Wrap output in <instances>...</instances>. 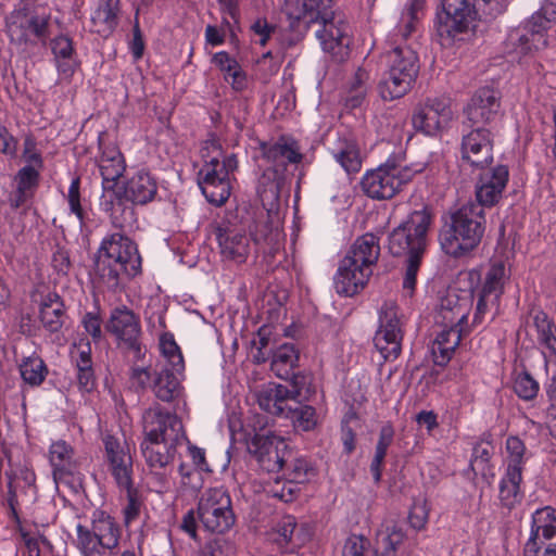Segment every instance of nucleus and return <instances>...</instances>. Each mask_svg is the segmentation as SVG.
<instances>
[{
	"instance_id": "f257e3e1",
	"label": "nucleus",
	"mask_w": 556,
	"mask_h": 556,
	"mask_svg": "<svg viewBox=\"0 0 556 556\" xmlns=\"http://www.w3.org/2000/svg\"><path fill=\"white\" fill-rule=\"evenodd\" d=\"M283 11L293 28L319 24L316 30L323 50L336 61H343L349 54L350 26L332 11V0H285Z\"/></svg>"
},
{
	"instance_id": "f03ea898",
	"label": "nucleus",
	"mask_w": 556,
	"mask_h": 556,
	"mask_svg": "<svg viewBox=\"0 0 556 556\" xmlns=\"http://www.w3.org/2000/svg\"><path fill=\"white\" fill-rule=\"evenodd\" d=\"M513 0H442L437 15V31L442 46L464 40L473 27L478 13L496 16L506 11Z\"/></svg>"
},
{
	"instance_id": "7ed1b4c3",
	"label": "nucleus",
	"mask_w": 556,
	"mask_h": 556,
	"mask_svg": "<svg viewBox=\"0 0 556 556\" xmlns=\"http://www.w3.org/2000/svg\"><path fill=\"white\" fill-rule=\"evenodd\" d=\"M141 258L135 242L115 232L104 237L97 252L96 274L109 289H116L124 278L138 275Z\"/></svg>"
},
{
	"instance_id": "20e7f679",
	"label": "nucleus",
	"mask_w": 556,
	"mask_h": 556,
	"mask_svg": "<svg viewBox=\"0 0 556 556\" xmlns=\"http://www.w3.org/2000/svg\"><path fill=\"white\" fill-rule=\"evenodd\" d=\"M485 230V215L473 202L451 212L439 233L443 252L453 257L468 255L481 242Z\"/></svg>"
},
{
	"instance_id": "39448f33",
	"label": "nucleus",
	"mask_w": 556,
	"mask_h": 556,
	"mask_svg": "<svg viewBox=\"0 0 556 556\" xmlns=\"http://www.w3.org/2000/svg\"><path fill=\"white\" fill-rule=\"evenodd\" d=\"M51 14L36 0H20L5 17L10 41L17 46H35L49 36Z\"/></svg>"
},
{
	"instance_id": "423d86ee",
	"label": "nucleus",
	"mask_w": 556,
	"mask_h": 556,
	"mask_svg": "<svg viewBox=\"0 0 556 556\" xmlns=\"http://www.w3.org/2000/svg\"><path fill=\"white\" fill-rule=\"evenodd\" d=\"M207 146L216 153L202 166L199 186L210 203L220 206L230 197V175L237 169L238 161L235 154L224 156L216 142L212 141Z\"/></svg>"
},
{
	"instance_id": "0eeeda50",
	"label": "nucleus",
	"mask_w": 556,
	"mask_h": 556,
	"mask_svg": "<svg viewBox=\"0 0 556 556\" xmlns=\"http://www.w3.org/2000/svg\"><path fill=\"white\" fill-rule=\"evenodd\" d=\"M556 24V3L542 2L540 9L509 34V41L518 55H529L545 49L548 31Z\"/></svg>"
},
{
	"instance_id": "6e6552de",
	"label": "nucleus",
	"mask_w": 556,
	"mask_h": 556,
	"mask_svg": "<svg viewBox=\"0 0 556 556\" xmlns=\"http://www.w3.org/2000/svg\"><path fill=\"white\" fill-rule=\"evenodd\" d=\"M417 54L407 46L396 47L388 54V70L379 84L384 101L405 96L418 74Z\"/></svg>"
},
{
	"instance_id": "1a4fd4ad",
	"label": "nucleus",
	"mask_w": 556,
	"mask_h": 556,
	"mask_svg": "<svg viewBox=\"0 0 556 556\" xmlns=\"http://www.w3.org/2000/svg\"><path fill=\"white\" fill-rule=\"evenodd\" d=\"M432 223L428 208L414 211L389 236V250L395 256L421 257L427 242V231Z\"/></svg>"
},
{
	"instance_id": "9d476101",
	"label": "nucleus",
	"mask_w": 556,
	"mask_h": 556,
	"mask_svg": "<svg viewBox=\"0 0 556 556\" xmlns=\"http://www.w3.org/2000/svg\"><path fill=\"white\" fill-rule=\"evenodd\" d=\"M249 437L247 448L263 470L278 472L289 462L291 451L283 438L264 428H261L260 431L254 429V433H249Z\"/></svg>"
},
{
	"instance_id": "9b49d317",
	"label": "nucleus",
	"mask_w": 556,
	"mask_h": 556,
	"mask_svg": "<svg viewBox=\"0 0 556 556\" xmlns=\"http://www.w3.org/2000/svg\"><path fill=\"white\" fill-rule=\"evenodd\" d=\"M197 511L203 527L211 532L224 533L235 525L231 498L223 488L205 490Z\"/></svg>"
},
{
	"instance_id": "f8f14e48",
	"label": "nucleus",
	"mask_w": 556,
	"mask_h": 556,
	"mask_svg": "<svg viewBox=\"0 0 556 556\" xmlns=\"http://www.w3.org/2000/svg\"><path fill=\"white\" fill-rule=\"evenodd\" d=\"M413 176L414 172L407 166L387 162L364 175L362 188L372 199H391Z\"/></svg>"
},
{
	"instance_id": "ddd939ff",
	"label": "nucleus",
	"mask_w": 556,
	"mask_h": 556,
	"mask_svg": "<svg viewBox=\"0 0 556 556\" xmlns=\"http://www.w3.org/2000/svg\"><path fill=\"white\" fill-rule=\"evenodd\" d=\"M143 440L163 441L167 444H182L188 441L180 419L175 413L153 404L142 415Z\"/></svg>"
},
{
	"instance_id": "4468645a",
	"label": "nucleus",
	"mask_w": 556,
	"mask_h": 556,
	"mask_svg": "<svg viewBox=\"0 0 556 556\" xmlns=\"http://www.w3.org/2000/svg\"><path fill=\"white\" fill-rule=\"evenodd\" d=\"M101 153L97 160L102 177V195L100 205L105 212H111L115 203L122 200L116 190L117 181L123 176L126 164L123 154L115 146L100 147Z\"/></svg>"
},
{
	"instance_id": "2eb2a0df",
	"label": "nucleus",
	"mask_w": 556,
	"mask_h": 556,
	"mask_svg": "<svg viewBox=\"0 0 556 556\" xmlns=\"http://www.w3.org/2000/svg\"><path fill=\"white\" fill-rule=\"evenodd\" d=\"M380 326L376 331L374 343L386 361L395 359L402 350V318L394 301H386L379 313Z\"/></svg>"
},
{
	"instance_id": "dca6fc26",
	"label": "nucleus",
	"mask_w": 556,
	"mask_h": 556,
	"mask_svg": "<svg viewBox=\"0 0 556 556\" xmlns=\"http://www.w3.org/2000/svg\"><path fill=\"white\" fill-rule=\"evenodd\" d=\"M453 117L454 112L448 99L429 98L415 109L412 124L417 131L434 136L446 128Z\"/></svg>"
},
{
	"instance_id": "f3484780",
	"label": "nucleus",
	"mask_w": 556,
	"mask_h": 556,
	"mask_svg": "<svg viewBox=\"0 0 556 556\" xmlns=\"http://www.w3.org/2000/svg\"><path fill=\"white\" fill-rule=\"evenodd\" d=\"M508 278L509 275L505 265L496 262L490 265L483 280L479 269H470L459 274L458 282L469 288L472 294L480 292L491 296L493 300H500Z\"/></svg>"
},
{
	"instance_id": "a211bd4d",
	"label": "nucleus",
	"mask_w": 556,
	"mask_h": 556,
	"mask_svg": "<svg viewBox=\"0 0 556 556\" xmlns=\"http://www.w3.org/2000/svg\"><path fill=\"white\" fill-rule=\"evenodd\" d=\"M105 463L118 488L132 485L134 464L130 446L112 435L103 439Z\"/></svg>"
},
{
	"instance_id": "6ab92c4d",
	"label": "nucleus",
	"mask_w": 556,
	"mask_h": 556,
	"mask_svg": "<svg viewBox=\"0 0 556 556\" xmlns=\"http://www.w3.org/2000/svg\"><path fill=\"white\" fill-rule=\"evenodd\" d=\"M473 294L467 290L457 291L450 288L441 298L435 314V323L440 326H468L467 318L472 306Z\"/></svg>"
},
{
	"instance_id": "aec40b11",
	"label": "nucleus",
	"mask_w": 556,
	"mask_h": 556,
	"mask_svg": "<svg viewBox=\"0 0 556 556\" xmlns=\"http://www.w3.org/2000/svg\"><path fill=\"white\" fill-rule=\"evenodd\" d=\"M48 459L55 484L68 483L80 473L81 459L73 446L64 440L51 443Z\"/></svg>"
},
{
	"instance_id": "412c9836",
	"label": "nucleus",
	"mask_w": 556,
	"mask_h": 556,
	"mask_svg": "<svg viewBox=\"0 0 556 556\" xmlns=\"http://www.w3.org/2000/svg\"><path fill=\"white\" fill-rule=\"evenodd\" d=\"M179 445L180 444H167L166 442L157 440H142L140 444L146 464L160 484V489H157V492L160 493L166 490L168 483L166 475L161 473L160 470L166 469V467L174 460L177 446Z\"/></svg>"
},
{
	"instance_id": "4be33fe9",
	"label": "nucleus",
	"mask_w": 556,
	"mask_h": 556,
	"mask_svg": "<svg viewBox=\"0 0 556 556\" xmlns=\"http://www.w3.org/2000/svg\"><path fill=\"white\" fill-rule=\"evenodd\" d=\"M462 157L471 166L483 167L493 160V137L489 129L476 128L462 140Z\"/></svg>"
},
{
	"instance_id": "5701e85b",
	"label": "nucleus",
	"mask_w": 556,
	"mask_h": 556,
	"mask_svg": "<svg viewBox=\"0 0 556 556\" xmlns=\"http://www.w3.org/2000/svg\"><path fill=\"white\" fill-rule=\"evenodd\" d=\"M216 238L220 255L226 261L242 264L252 251L251 238L242 228L218 227Z\"/></svg>"
},
{
	"instance_id": "b1692460",
	"label": "nucleus",
	"mask_w": 556,
	"mask_h": 556,
	"mask_svg": "<svg viewBox=\"0 0 556 556\" xmlns=\"http://www.w3.org/2000/svg\"><path fill=\"white\" fill-rule=\"evenodd\" d=\"M106 329L126 348L140 351V323L132 311L125 306L113 309Z\"/></svg>"
},
{
	"instance_id": "393cba45",
	"label": "nucleus",
	"mask_w": 556,
	"mask_h": 556,
	"mask_svg": "<svg viewBox=\"0 0 556 556\" xmlns=\"http://www.w3.org/2000/svg\"><path fill=\"white\" fill-rule=\"evenodd\" d=\"M508 168L498 165L481 174L476 185V198L480 207H491L498 203L508 182Z\"/></svg>"
},
{
	"instance_id": "a878e982",
	"label": "nucleus",
	"mask_w": 556,
	"mask_h": 556,
	"mask_svg": "<svg viewBox=\"0 0 556 556\" xmlns=\"http://www.w3.org/2000/svg\"><path fill=\"white\" fill-rule=\"evenodd\" d=\"M371 274L372 269L343 257L334 276V288L341 295L353 296L364 289Z\"/></svg>"
},
{
	"instance_id": "bb28decb",
	"label": "nucleus",
	"mask_w": 556,
	"mask_h": 556,
	"mask_svg": "<svg viewBox=\"0 0 556 556\" xmlns=\"http://www.w3.org/2000/svg\"><path fill=\"white\" fill-rule=\"evenodd\" d=\"M50 47L58 71V83H70L79 66L72 39L64 35L56 36Z\"/></svg>"
},
{
	"instance_id": "cd10ccee",
	"label": "nucleus",
	"mask_w": 556,
	"mask_h": 556,
	"mask_svg": "<svg viewBox=\"0 0 556 556\" xmlns=\"http://www.w3.org/2000/svg\"><path fill=\"white\" fill-rule=\"evenodd\" d=\"M442 330L437 334L432 343L434 363L446 365L452 358L462 338L470 332L469 326H441Z\"/></svg>"
},
{
	"instance_id": "c85d7f7f",
	"label": "nucleus",
	"mask_w": 556,
	"mask_h": 556,
	"mask_svg": "<svg viewBox=\"0 0 556 556\" xmlns=\"http://www.w3.org/2000/svg\"><path fill=\"white\" fill-rule=\"evenodd\" d=\"M497 92L491 88L479 89L466 108L467 118L473 124L488 123L498 113Z\"/></svg>"
},
{
	"instance_id": "c756f323",
	"label": "nucleus",
	"mask_w": 556,
	"mask_h": 556,
	"mask_svg": "<svg viewBox=\"0 0 556 556\" xmlns=\"http://www.w3.org/2000/svg\"><path fill=\"white\" fill-rule=\"evenodd\" d=\"M157 189L156 178L142 169L127 180L124 188V198L134 204L144 205L155 199Z\"/></svg>"
},
{
	"instance_id": "7c9ffc66",
	"label": "nucleus",
	"mask_w": 556,
	"mask_h": 556,
	"mask_svg": "<svg viewBox=\"0 0 556 556\" xmlns=\"http://www.w3.org/2000/svg\"><path fill=\"white\" fill-rule=\"evenodd\" d=\"M257 403L271 415H289L292 403L290 389L282 384L268 383L257 393Z\"/></svg>"
},
{
	"instance_id": "2f4dec72",
	"label": "nucleus",
	"mask_w": 556,
	"mask_h": 556,
	"mask_svg": "<svg viewBox=\"0 0 556 556\" xmlns=\"http://www.w3.org/2000/svg\"><path fill=\"white\" fill-rule=\"evenodd\" d=\"M277 543L289 552L303 546L311 538L308 527L296 525L292 516L282 517L276 526Z\"/></svg>"
},
{
	"instance_id": "473e14b6",
	"label": "nucleus",
	"mask_w": 556,
	"mask_h": 556,
	"mask_svg": "<svg viewBox=\"0 0 556 556\" xmlns=\"http://www.w3.org/2000/svg\"><path fill=\"white\" fill-rule=\"evenodd\" d=\"M119 14V0H99L91 13L94 31L103 36L112 34L118 25Z\"/></svg>"
},
{
	"instance_id": "72a5a7b5",
	"label": "nucleus",
	"mask_w": 556,
	"mask_h": 556,
	"mask_svg": "<svg viewBox=\"0 0 556 556\" xmlns=\"http://www.w3.org/2000/svg\"><path fill=\"white\" fill-rule=\"evenodd\" d=\"M64 304L55 292H48L39 304V318L42 326L50 332H58L64 324Z\"/></svg>"
},
{
	"instance_id": "f704fd0d",
	"label": "nucleus",
	"mask_w": 556,
	"mask_h": 556,
	"mask_svg": "<svg viewBox=\"0 0 556 556\" xmlns=\"http://www.w3.org/2000/svg\"><path fill=\"white\" fill-rule=\"evenodd\" d=\"M380 247L378 238L372 233H365L355 240L344 258H350L363 267L366 266L367 269H372V266L378 261Z\"/></svg>"
},
{
	"instance_id": "c9c22d12",
	"label": "nucleus",
	"mask_w": 556,
	"mask_h": 556,
	"mask_svg": "<svg viewBox=\"0 0 556 556\" xmlns=\"http://www.w3.org/2000/svg\"><path fill=\"white\" fill-rule=\"evenodd\" d=\"M330 153L348 174L361 170L362 157L358 146L353 139L339 138L333 147L330 148Z\"/></svg>"
},
{
	"instance_id": "e433bc0d",
	"label": "nucleus",
	"mask_w": 556,
	"mask_h": 556,
	"mask_svg": "<svg viewBox=\"0 0 556 556\" xmlns=\"http://www.w3.org/2000/svg\"><path fill=\"white\" fill-rule=\"evenodd\" d=\"M531 457V452L526 447L523 441L515 435L506 439L503 452L505 471L522 473L526 463Z\"/></svg>"
},
{
	"instance_id": "4c0bfd02",
	"label": "nucleus",
	"mask_w": 556,
	"mask_h": 556,
	"mask_svg": "<svg viewBox=\"0 0 556 556\" xmlns=\"http://www.w3.org/2000/svg\"><path fill=\"white\" fill-rule=\"evenodd\" d=\"M182 371H174L173 368L162 367L154 384L155 396L163 402H170L181 393L180 379Z\"/></svg>"
},
{
	"instance_id": "58836bf2",
	"label": "nucleus",
	"mask_w": 556,
	"mask_h": 556,
	"mask_svg": "<svg viewBox=\"0 0 556 556\" xmlns=\"http://www.w3.org/2000/svg\"><path fill=\"white\" fill-rule=\"evenodd\" d=\"M92 530L102 548L114 549L118 546L121 530L111 516L99 514L92 522Z\"/></svg>"
},
{
	"instance_id": "ea45409f",
	"label": "nucleus",
	"mask_w": 556,
	"mask_h": 556,
	"mask_svg": "<svg viewBox=\"0 0 556 556\" xmlns=\"http://www.w3.org/2000/svg\"><path fill=\"white\" fill-rule=\"evenodd\" d=\"M522 473L505 471L500 481V501L501 504L511 509L517 506L523 497L521 491Z\"/></svg>"
},
{
	"instance_id": "a19ab883",
	"label": "nucleus",
	"mask_w": 556,
	"mask_h": 556,
	"mask_svg": "<svg viewBox=\"0 0 556 556\" xmlns=\"http://www.w3.org/2000/svg\"><path fill=\"white\" fill-rule=\"evenodd\" d=\"M299 361V352L293 344L280 345L274 353L271 370L279 378L287 379Z\"/></svg>"
},
{
	"instance_id": "79ce46f5",
	"label": "nucleus",
	"mask_w": 556,
	"mask_h": 556,
	"mask_svg": "<svg viewBox=\"0 0 556 556\" xmlns=\"http://www.w3.org/2000/svg\"><path fill=\"white\" fill-rule=\"evenodd\" d=\"M160 350L164 359L162 367L173 368L174 371H184V357L172 333L165 332L160 337Z\"/></svg>"
},
{
	"instance_id": "37998d69",
	"label": "nucleus",
	"mask_w": 556,
	"mask_h": 556,
	"mask_svg": "<svg viewBox=\"0 0 556 556\" xmlns=\"http://www.w3.org/2000/svg\"><path fill=\"white\" fill-rule=\"evenodd\" d=\"M20 372L23 380L30 386H39L47 376V367L38 356L25 358L20 365Z\"/></svg>"
},
{
	"instance_id": "c03bdc74",
	"label": "nucleus",
	"mask_w": 556,
	"mask_h": 556,
	"mask_svg": "<svg viewBox=\"0 0 556 556\" xmlns=\"http://www.w3.org/2000/svg\"><path fill=\"white\" fill-rule=\"evenodd\" d=\"M285 417L291 418L294 425L303 431H309L317 425L315 408L308 405H301V400L292 401L291 412L289 415H285Z\"/></svg>"
},
{
	"instance_id": "a18cd8bd",
	"label": "nucleus",
	"mask_w": 556,
	"mask_h": 556,
	"mask_svg": "<svg viewBox=\"0 0 556 556\" xmlns=\"http://www.w3.org/2000/svg\"><path fill=\"white\" fill-rule=\"evenodd\" d=\"M316 475L315 468L305 458H294L287 468V477L296 486L305 483Z\"/></svg>"
},
{
	"instance_id": "49530a36",
	"label": "nucleus",
	"mask_w": 556,
	"mask_h": 556,
	"mask_svg": "<svg viewBox=\"0 0 556 556\" xmlns=\"http://www.w3.org/2000/svg\"><path fill=\"white\" fill-rule=\"evenodd\" d=\"M534 324L539 333V340L548 349L551 354L556 356V336L554 334V324L544 313H539L534 317Z\"/></svg>"
},
{
	"instance_id": "de8ad7c7",
	"label": "nucleus",
	"mask_w": 556,
	"mask_h": 556,
	"mask_svg": "<svg viewBox=\"0 0 556 556\" xmlns=\"http://www.w3.org/2000/svg\"><path fill=\"white\" fill-rule=\"evenodd\" d=\"M491 452L486 445L478 444L473 447L472 456L470 459L469 468L473 472V476L492 475L490 466Z\"/></svg>"
},
{
	"instance_id": "09e8293b",
	"label": "nucleus",
	"mask_w": 556,
	"mask_h": 556,
	"mask_svg": "<svg viewBox=\"0 0 556 556\" xmlns=\"http://www.w3.org/2000/svg\"><path fill=\"white\" fill-rule=\"evenodd\" d=\"M428 501L424 496L416 497L409 510L408 520L415 530H422L426 528L429 518Z\"/></svg>"
},
{
	"instance_id": "8fccbe9b",
	"label": "nucleus",
	"mask_w": 556,
	"mask_h": 556,
	"mask_svg": "<svg viewBox=\"0 0 556 556\" xmlns=\"http://www.w3.org/2000/svg\"><path fill=\"white\" fill-rule=\"evenodd\" d=\"M40 170L34 169L33 167H22L15 175L14 181L16 188L22 193L27 192L34 195L40 178Z\"/></svg>"
},
{
	"instance_id": "3c124183",
	"label": "nucleus",
	"mask_w": 556,
	"mask_h": 556,
	"mask_svg": "<svg viewBox=\"0 0 556 556\" xmlns=\"http://www.w3.org/2000/svg\"><path fill=\"white\" fill-rule=\"evenodd\" d=\"M77 541L78 546L84 556H103L100 552L101 545L94 535V531L87 530L81 526L77 527Z\"/></svg>"
},
{
	"instance_id": "603ef678",
	"label": "nucleus",
	"mask_w": 556,
	"mask_h": 556,
	"mask_svg": "<svg viewBox=\"0 0 556 556\" xmlns=\"http://www.w3.org/2000/svg\"><path fill=\"white\" fill-rule=\"evenodd\" d=\"M22 159L25 162L23 167H33L34 169L42 170L43 159L33 136H26L24 139Z\"/></svg>"
},
{
	"instance_id": "864d4df0",
	"label": "nucleus",
	"mask_w": 556,
	"mask_h": 556,
	"mask_svg": "<svg viewBox=\"0 0 556 556\" xmlns=\"http://www.w3.org/2000/svg\"><path fill=\"white\" fill-rule=\"evenodd\" d=\"M515 393L523 400L533 399L539 391V383L527 372L519 374L514 381Z\"/></svg>"
},
{
	"instance_id": "5fc2aeb1",
	"label": "nucleus",
	"mask_w": 556,
	"mask_h": 556,
	"mask_svg": "<svg viewBox=\"0 0 556 556\" xmlns=\"http://www.w3.org/2000/svg\"><path fill=\"white\" fill-rule=\"evenodd\" d=\"M299 491L300 488L290 480H277L275 484L267 490L273 497H277L285 503L292 502L296 497Z\"/></svg>"
},
{
	"instance_id": "6e6d98bb",
	"label": "nucleus",
	"mask_w": 556,
	"mask_h": 556,
	"mask_svg": "<svg viewBox=\"0 0 556 556\" xmlns=\"http://www.w3.org/2000/svg\"><path fill=\"white\" fill-rule=\"evenodd\" d=\"M127 492V504L124 507V521L126 526H129L132 521H135L140 514L141 509V501L138 497L137 491L131 486L122 488Z\"/></svg>"
},
{
	"instance_id": "4d7b16f0",
	"label": "nucleus",
	"mask_w": 556,
	"mask_h": 556,
	"mask_svg": "<svg viewBox=\"0 0 556 556\" xmlns=\"http://www.w3.org/2000/svg\"><path fill=\"white\" fill-rule=\"evenodd\" d=\"M420 258L417 256L408 257L403 278V291L406 295H412L417 283V273L420 266Z\"/></svg>"
},
{
	"instance_id": "13d9d810",
	"label": "nucleus",
	"mask_w": 556,
	"mask_h": 556,
	"mask_svg": "<svg viewBox=\"0 0 556 556\" xmlns=\"http://www.w3.org/2000/svg\"><path fill=\"white\" fill-rule=\"evenodd\" d=\"M365 76V73L362 72H358L356 74L355 83L353 84L352 89L350 90V93L345 99L346 106L355 109L362 104L366 93V89L364 87Z\"/></svg>"
},
{
	"instance_id": "bf43d9fd",
	"label": "nucleus",
	"mask_w": 556,
	"mask_h": 556,
	"mask_svg": "<svg viewBox=\"0 0 556 556\" xmlns=\"http://www.w3.org/2000/svg\"><path fill=\"white\" fill-rule=\"evenodd\" d=\"M179 475L181 477V485L186 489L197 491L202 485L201 471L193 469L192 467L180 464L178 467Z\"/></svg>"
},
{
	"instance_id": "052dcab7",
	"label": "nucleus",
	"mask_w": 556,
	"mask_h": 556,
	"mask_svg": "<svg viewBox=\"0 0 556 556\" xmlns=\"http://www.w3.org/2000/svg\"><path fill=\"white\" fill-rule=\"evenodd\" d=\"M80 180L79 178H74L70 185L68 192H67V202L70 210L73 214L76 215L78 220L81 223L84 218L83 208L80 205Z\"/></svg>"
},
{
	"instance_id": "680f3d73",
	"label": "nucleus",
	"mask_w": 556,
	"mask_h": 556,
	"mask_svg": "<svg viewBox=\"0 0 556 556\" xmlns=\"http://www.w3.org/2000/svg\"><path fill=\"white\" fill-rule=\"evenodd\" d=\"M525 556H556V542L527 541L523 548Z\"/></svg>"
},
{
	"instance_id": "e2e57ef3",
	"label": "nucleus",
	"mask_w": 556,
	"mask_h": 556,
	"mask_svg": "<svg viewBox=\"0 0 556 556\" xmlns=\"http://www.w3.org/2000/svg\"><path fill=\"white\" fill-rule=\"evenodd\" d=\"M76 368H77L78 389L83 393L91 392L96 386V378H94L92 366H87V364L83 362V367H76Z\"/></svg>"
},
{
	"instance_id": "0e129e2a",
	"label": "nucleus",
	"mask_w": 556,
	"mask_h": 556,
	"mask_svg": "<svg viewBox=\"0 0 556 556\" xmlns=\"http://www.w3.org/2000/svg\"><path fill=\"white\" fill-rule=\"evenodd\" d=\"M291 400H306L311 394V382L309 378L302 375H295L292 379Z\"/></svg>"
},
{
	"instance_id": "69168bd1",
	"label": "nucleus",
	"mask_w": 556,
	"mask_h": 556,
	"mask_svg": "<svg viewBox=\"0 0 556 556\" xmlns=\"http://www.w3.org/2000/svg\"><path fill=\"white\" fill-rule=\"evenodd\" d=\"M478 300L476 305V311L473 315V325H479L483 321L486 312H489L492 307L497 306L498 300H493L491 296L485 295L480 292H476Z\"/></svg>"
},
{
	"instance_id": "338daca9",
	"label": "nucleus",
	"mask_w": 556,
	"mask_h": 556,
	"mask_svg": "<svg viewBox=\"0 0 556 556\" xmlns=\"http://www.w3.org/2000/svg\"><path fill=\"white\" fill-rule=\"evenodd\" d=\"M367 541L361 535H351L346 539L342 556H364Z\"/></svg>"
},
{
	"instance_id": "774afa93",
	"label": "nucleus",
	"mask_w": 556,
	"mask_h": 556,
	"mask_svg": "<svg viewBox=\"0 0 556 556\" xmlns=\"http://www.w3.org/2000/svg\"><path fill=\"white\" fill-rule=\"evenodd\" d=\"M251 30L254 36L257 37L255 42L260 43L261 46H265L271 33L275 30V27L271 26L265 18H257L251 25Z\"/></svg>"
}]
</instances>
